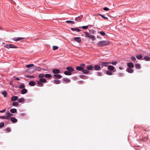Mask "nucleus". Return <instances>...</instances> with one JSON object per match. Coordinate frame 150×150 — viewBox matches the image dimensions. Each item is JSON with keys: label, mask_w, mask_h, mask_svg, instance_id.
Wrapping results in <instances>:
<instances>
[{"label": "nucleus", "mask_w": 150, "mask_h": 150, "mask_svg": "<svg viewBox=\"0 0 150 150\" xmlns=\"http://www.w3.org/2000/svg\"><path fill=\"white\" fill-rule=\"evenodd\" d=\"M4 125V124L3 122H1L0 123V128H1Z\"/></svg>", "instance_id": "48"}, {"label": "nucleus", "mask_w": 150, "mask_h": 150, "mask_svg": "<svg viewBox=\"0 0 150 150\" xmlns=\"http://www.w3.org/2000/svg\"><path fill=\"white\" fill-rule=\"evenodd\" d=\"M136 57L138 59H141L143 57V56L141 54L137 55L136 56Z\"/></svg>", "instance_id": "31"}, {"label": "nucleus", "mask_w": 150, "mask_h": 150, "mask_svg": "<svg viewBox=\"0 0 150 150\" xmlns=\"http://www.w3.org/2000/svg\"><path fill=\"white\" fill-rule=\"evenodd\" d=\"M1 93L4 95V97H5L6 96L7 92L6 91H4L2 92Z\"/></svg>", "instance_id": "37"}, {"label": "nucleus", "mask_w": 150, "mask_h": 150, "mask_svg": "<svg viewBox=\"0 0 150 150\" xmlns=\"http://www.w3.org/2000/svg\"><path fill=\"white\" fill-rule=\"evenodd\" d=\"M66 22L71 24H74L75 23L74 21H66Z\"/></svg>", "instance_id": "32"}, {"label": "nucleus", "mask_w": 150, "mask_h": 150, "mask_svg": "<svg viewBox=\"0 0 150 150\" xmlns=\"http://www.w3.org/2000/svg\"><path fill=\"white\" fill-rule=\"evenodd\" d=\"M18 47L15 46L13 44H10L9 46V48H17Z\"/></svg>", "instance_id": "35"}, {"label": "nucleus", "mask_w": 150, "mask_h": 150, "mask_svg": "<svg viewBox=\"0 0 150 150\" xmlns=\"http://www.w3.org/2000/svg\"><path fill=\"white\" fill-rule=\"evenodd\" d=\"M25 85L24 83H22L20 84L19 85V87L20 88H23L24 87H25Z\"/></svg>", "instance_id": "40"}, {"label": "nucleus", "mask_w": 150, "mask_h": 150, "mask_svg": "<svg viewBox=\"0 0 150 150\" xmlns=\"http://www.w3.org/2000/svg\"><path fill=\"white\" fill-rule=\"evenodd\" d=\"M71 30L73 31H76L78 32H79L81 31V30L77 28H71Z\"/></svg>", "instance_id": "12"}, {"label": "nucleus", "mask_w": 150, "mask_h": 150, "mask_svg": "<svg viewBox=\"0 0 150 150\" xmlns=\"http://www.w3.org/2000/svg\"><path fill=\"white\" fill-rule=\"evenodd\" d=\"M15 79H16V80H20L19 78H18V77H16L15 78Z\"/></svg>", "instance_id": "63"}, {"label": "nucleus", "mask_w": 150, "mask_h": 150, "mask_svg": "<svg viewBox=\"0 0 150 150\" xmlns=\"http://www.w3.org/2000/svg\"><path fill=\"white\" fill-rule=\"evenodd\" d=\"M5 116H0V118L2 119H5Z\"/></svg>", "instance_id": "62"}, {"label": "nucleus", "mask_w": 150, "mask_h": 150, "mask_svg": "<svg viewBox=\"0 0 150 150\" xmlns=\"http://www.w3.org/2000/svg\"><path fill=\"white\" fill-rule=\"evenodd\" d=\"M53 83L55 84H59L60 83V81L59 80H54L52 81Z\"/></svg>", "instance_id": "15"}, {"label": "nucleus", "mask_w": 150, "mask_h": 150, "mask_svg": "<svg viewBox=\"0 0 150 150\" xmlns=\"http://www.w3.org/2000/svg\"><path fill=\"white\" fill-rule=\"evenodd\" d=\"M144 59L146 61H149L150 60V57L148 56H146L145 57Z\"/></svg>", "instance_id": "33"}, {"label": "nucleus", "mask_w": 150, "mask_h": 150, "mask_svg": "<svg viewBox=\"0 0 150 150\" xmlns=\"http://www.w3.org/2000/svg\"><path fill=\"white\" fill-rule=\"evenodd\" d=\"M126 71H127L129 73H133L134 71V70L133 69L130 68L128 69H127Z\"/></svg>", "instance_id": "26"}, {"label": "nucleus", "mask_w": 150, "mask_h": 150, "mask_svg": "<svg viewBox=\"0 0 150 150\" xmlns=\"http://www.w3.org/2000/svg\"><path fill=\"white\" fill-rule=\"evenodd\" d=\"M54 76L58 79H60L62 77V76L59 74H55L54 75Z\"/></svg>", "instance_id": "23"}, {"label": "nucleus", "mask_w": 150, "mask_h": 150, "mask_svg": "<svg viewBox=\"0 0 150 150\" xmlns=\"http://www.w3.org/2000/svg\"><path fill=\"white\" fill-rule=\"evenodd\" d=\"M97 75L98 76H101L103 75V73L102 72H98L97 73Z\"/></svg>", "instance_id": "46"}, {"label": "nucleus", "mask_w": 150, "mask_h": 150, "mask_svg": "<svg viewBox=\"0 0 150 150\" xmlns=\"http://www.w3.org/2000/svg\"><path fill=\"white\" fill-rule=\"evenodd\" d=\"M10 112L11 113H14L17 112V110L15 108H12L10 110Z\"/></svg>", "instance_id": "25"}, {"label": "nucleus", "mask_w": 150, "mask_h": 150, "mask_svg": "<svg viewBox=\"0 0 150 150\" xmlns=\"http://www.w3.org/2000/svg\"><path fill=\"white\" fill-rule=\"evenodd\" d=\"M98 15L101 16L103 18L105 19H108V17L105 16L103 15L99 14H98Z\"/></svg>", "instance_id": "42"}, {"label": "nucleus", "mask_w": 150, "mask_h": 150, "mask_svg": "<svg viewBox=\"0 0 150 150\" xmlns=\"http://www.w3.org/2000/svg\"><path fill=\"white\" fill-rule=\"evenodd\" d=\"M10 117H9L7 115H6V116H5V119L6 120H9L10 119Z\"/></svg>", "instance_id": "55"}, {"label": "nucleus", "mask_w": 150, "mask_h": 150, "mask_svg": "<svg viewBox=\"0 0 150 150\" xmlns=\"http://www.w3.org/2000/svg\"><path fill=\"white\" fill-rule=\"evenodd\" d=\"M11 121L13 123H15L17 122V120L15 117H12L11 118Z\"/></svg>", "instance_id": "10"}, {"label": "nucleus", "mask_w": 150, "mask_h": 150, "mask_svg": "<svg viewBox=\"0 0 150 150\" xmlns=\"http://www.w3.org/2000/svg\"><path fill=\"white\" fill-rule=\"evenodd\" d=\"M83 18V16L81 15L75 18V20L78 22H80L81 21L82 18Z\"/></svg>", "instance_id": "4"}, {"label": "nucleus", "mask_w": 150, "mask_h": 150, "mask_svg": "<svg viewBox=\"0 0 150 150\" xmlns=\"http://www.w3.org/2000/svg\"><path fill=\"white\" fill-rule=\"evenodd\" d=\"M110 64V62H99V64L101 67V69L103 67H106L108 66V64Z\"/></svg>", "instance_id": "3"}, {"label": "nucleus", "mask_w": 150, "mask_h": 150, "mask_svg": "<svg viewBox=\"0 0 150 150\" xmlns=\"http://www.w3.org/2000/svg\"><path fill=\"white\" fill-rule=\"evenodd\" d=\"M47 81L45 79H40L39 80L37 81V84L38 85V86L42 87L44 86L43 83H45Z\"/></svg>", "instance_id": "2"}, {"label": "nucleus", "mask_w": 150, "mask_h": 150, "mask_svg": "<svg viewBox=\"0 0 150 150\" xmlns=\"http://www.w3.org/2000/svg\"><path fill=\"white\" fill-rule=\"evenodd\" d=\"M127 66L129 67L130 68H133L134 67L133 64L132 62H129Z\"/></svg>", "instance_id": "18"}, {"label": "nucleus", "mask_w": 150, "mask_h": 150, "mask_svg": "<svg viewBox=\"0 0 150 150\" xmlns=\"http://www.w3.org/2000/svg\"><path fill=\"white\" fill-rule=\"evenodd\" d=\"M115 69V68L112 65H109L108 66V69L109 70L111 71H113Z\"/></svg>", "instance_id": "9"}, {"label": "nucleus", "mask_w": 150, "mask_h": 150, "mask_svg": "<svg viewBox=\"0 0 150 150\" xmlns=\"http://www.w3.org/2000/svg\"><path fill=\"white\" fill-rule=\"evenodd\" d=\"M24 38H14L13 39V40L15 41H17Z\"/></svg>", "instance_id": "13"}, {"label": "nucleus", "mask_w": 150, "mask_h": 150, "mask_svg": "<svg viewBox=\"0 0 150 150\" xmlns=\"http://www.w3.org/2000/svg\"><path fill=\"white\" fill-rule=\"evenodd\" d=\"M91 33H92L93 34H94L95 33H96V31L95 30H92L91 31Z\"/></svg>", "instance_id": "59"}, {"label": "nucleus", "mask_w": 150, "mask_h": 150, "mask_svg": "<svg viewBox=\"0 0 150 150\" xmlns=\"http://www.w3.org/2000/svg\"><path fill=\"white\" fill-rule=\"evenodd\" d=\"M52 72L53 74H57L59 73L60 71L59 69H54L52 70Z\"/></svg>", "instance_id": "7"}, {"label": "nucleus", "mask_w": 150, "mask_h": 150, "mask_svg": "<svg viewBox=\"0 0 150 150\" xmlns=\"http://www.w3.org/2000/svg\"><path fill=\"white\" fill-rule=\"evenodd\" d=\"M66 69L68 70L69 71L71 72L74 71V69L71 67H67Z\"/></svg>", "instance_id": "20"}, {"label": "nucleus", "mask_w": 150, "mask_h": 150, "mask_svg": "<svg viewBox=\"0 0 150 150\" xmlns=\"http://www.w3.org/2000/svg\"><path fill=\"white\" fill-rule=\"evenodd\" d=\"M6 109H4V110H0V113L4 112L6 111Z\"/></svg>", "instance_id": "60"}, {"label": "nucleus", "mask_w": 150, "mask_h": 150, "mask_svg": "<svg viewBox=\"0 0 150 150\" xmlns=\"http://www.w3.org/2000/svg\"><path fill=\"white\" fill-rule=\"evenodd\" d=\"M6 115H7L9 117H10L11 116H13V114L10 113L9 112H8V113H6Z\"/></svg>", "instance_id": "49"}, {"label": "nucleus", "mask_w": 150, "mask_h": 150, "mask_svg": "<svg viewBox=\"0 0 150 150\" xmlns=\"http://www.w3.org/2000/svg\"><path fill=\"white\" fill-rule=\"evenodd\" d=\"M52 76L50 74H45V77L46 78H51Z\"/></svg>", "instance_id": "27"}, {"label": "nucleus", "mask_w": 150, "mask_h": 150, "mask_svg": "<svg viewBox=\"0 0 150 150\" xmlns=\"http://www.w3.org/2000/svg\"><path fill=\"white\" fill-rule=\"evenodd\" d=\"M90 71L87 69H84L82 70L83 73L85 74H88L89 73Z\"/></svg>", "instance_id": "17"}, {"label": "nucleus", "mask_w": 150, "mask_h": 150, "mask_svg": "<svg viewBox=\"0 0 150 150\" xmlns=\"http://www.w3.org/2000/svg\"><path fill=\"white\" fill-rule=\"evenodd\" d=\"M29 85L33 86L35 85V82L33 81H30L28 83Z\"/></svg>", "instance_id": "24"}, {"label": "nucleus", "mask_w": 150, "mask_h": 150, "mask_svg": "<svg viewBox=\"0 0 150 150\" xmlns=\"http://www.w3.org/2000/svg\"><path fill=\"white\" fill-rule=\"evenodd\" d=\"M135 67L137 69H140L141 68L140 65L139 63H137L135 65Z\"/></svg>", "instance_id": "29"}, {"label": "nucleus", "mask_w": 150, "mask_h": 150, "mask_svg": "<svg viewBox=\"0 0 150 150\" xmlns=\"http://www.w3.org/2000/svg\"><path fill=\"white\" fill-rule=\"evenodd\" d=\"M142 140H143L144 142L146 141L147 140V137H143L142 139Z\"/></svg>", "instance_id": "53"}, {"label": "nucleus", "mask_w": 150, "mask_h": 150, "mask_svg": "<svg viewBox=\"0 0 150 150\" xmlns=\"http://www.w3.org/2000/svg\"><path fill=\"white\" fill-rule=\"evenodd\" d=\"M119 69L120 70H122L123 69V68L122 67H120L119 68Z\"/></svg>", "instance_id": "64"}, {"label": "nucleus", "mask_w": 150, "mask_h": 150, "mask_svg": "<svg viewBox=\"0 0 150 150\" xmlns=\"http://www.w3.org/2000/svg\"><path fill=\"white\" fill-rule=\"evenodd\" d=\"M64 74L67 75H70L72 74L71 72L67 71H65L64 72Z\"/></svg>", "instance_id": "22"}, {"label": "nucleus", "mask_w": 150, "mask_h": 150, "mask_svg": "<svg viewBox=\"0 0 150 150\" xmlns=\"http://www.w3.org/2000/svg\"><path fill=\"white\" fill-rule=\"evenodd\" d=\"M28 90L26 89H23L21 90V93L23 94H24L26 93L27 92Z\"/></svg>", "instance_id": "16"}, {"label": "nucleus", "mask_w": 150, "mask_h": 150, "mask_svg": "<svg viewBox=\"0 0 150 150\" xmlns=\"http://www.w3.org/2000/svg\"><path fill=\"white\" fill-rule=\"evenodd\" d=\"M18 99V97L16 96H12L11 98V100L12 101H16Z\"/></svg>", "instance_id": "11"}, {"label": "nucleus", "mask_w": 150, "mask_h": 150, "mask_svg": "<svg viewBox=\"0 0 150 150\" xmlns=\"http://www.w3.org/2000/svg\"><path fill=\"white\" fill-rule=\"evenodd\" d=\"M80 77L82 79H86L88 78V77L87 76H85L84 75H81L80 76Z\"/></svg>", "instance_id": "28"}, {"label": "nucleus", "mask_w": 150, "mask_h": 150, "mask_svg": "<svg viewBox=\"0 0 150 150\" xmlns=\"http://www.w3.org/2000/svg\"><path fill=\"white\" fill-rule=\"evenodd\" d=\"M118 75L119 76H122L123 75V74L122 73H120L118 74Z\"/></svg>", "instance_id": "61"}, {"label": "nucleus", "mask_w": 150, "mask_h": 150, "mask_svg": "<svg viewBox=\"0 0 150 150\" xmlns=\"http://www.w3.org/2000/svg\"><path fill=\"white\" fill-rule=\"evenodd\" d=\"M63 80L64 81H66L67 82H69L70 81V80L67 78H64L63 79Z\"/></svg>", "instance_id": "36"}, {"label": "nucleus", "mask_w": 150, "mask_h": 150, "mask_svg": "<svg viewBox=\"0 0 150 150\" xmlns=\"http://www.w3.org/2000/svg\"><path fill=\"white\" fill-rule=\"evenodd\" d=\"M109 42L108 40H102L98 42L97 43V45L100 47H103L108 45Z\"/></svg>", "instance_id": "1"}, {"label": "nucleus", "mask_w": 150, "mask_h": 150, "mask_svg": "<svg viewBox=\"0 0 150 150\" xmlns=\"http://www.w3.org/2000/svg\"><path fill=\"white\" fill-rule=\"evenodd\" d=\"M86 69L88 70L93 71V67L92 65L87 66Z\"/></svg>", "instance_id": "6"}, {"label": "nucleus", "mask_w": 150, "mask_h": 150, "mask_svg": "<svg viewBox=\"0 0 150 150\" xmlns=\"http://www.w3.org/2000/svg\"><path fill=\"white\" fill-rule=\"evenodd\" d=\"M34 66L33 64H30L26 66V68H28L33 67Z\"/></svg>", "instance_id": "41"}, {"label": "nucleus", "mask_w": 150, "mask_h": 150, "mask_svg": "<svg viewBox=\"0 0 150 150\" xmlns=\"http://www.w3.org/2000/svg\"><path fill=\"white\" fill-rule=\"evenodd\" d=\"M74 40L76 42L79 43L81 40V38L79 37H75L74 38Z\"/></svg>", "instance_id": "8"}, {"label": "nucleus", "mask_w": 150, "mask_h": 150, "mask_svg": "<svg viewBox=\"0 0 150 150\" xmlns=\"http://www.w3.org/2000/svg\"><path fill=\"white\" fill-rule=\"evenodd\" d=\"M9 46L10 44H6L4 46V47L6 48H9Z\"/></svg>", "instance_id": "54"}, {"label": "nucleus", "mask_w": 150, "mask_h": 150, "mask_svg": "<svg viewBox=\"0 0 150 150\" xmlns=\"http://www.w3.org/2000/svg\"><path fill=\"white\" fill-rule=\"evenodd\" d=\"M80 67H85V64L83 63H82V64H80Z\"/></svg>", "instance_id": "58"}, {"label": "nucleus", "mask_w": 150, "mask_h": 150, "mask_svg": "<svg viewBox=\"0 0 150 150\" xmlns=\"http://www.w3.org/2000/svg\"><path fill=\"white\" fill-rule=\"evenodd\" d=\"M44 77H45V74L43 73L40 74L38 76V77L40 79H42Z\"/></svg>", "instance_id": "30"}, {"label": "nucleus", "mask_w": 150, "mask_h": 150, "mask_svg": "<svg viewBox=\"0 0 150 150\" xmlns=\"http://www.w3.org/2000/svg\"><path fill=\"white\" fill-rule=\"evenodd\" d=\"M58 47L57 46H53V49L54 50H56L58 48Z\"/></svg>", "instance_id": "52"}, {"label": "nucleus", "mask_w": 150, "mask_h": 150, "mask_svg": "<svg viewBox=\"0 0 150 150\" xmlns=\"http://www.w3.org/2000/svg\"><path fill=\"white\" fill-rule=\"evenodd\" d=\"M25 99L24 98H22L18 99V101L20 103H22L24 101Z\"/></svg>", "instance_id": "19"}, {"label": "nucleus", "mask_w": 150, "mask_h": 150, "mask_svg": "<svg viewBox=\"0 0 150 150\" xmlns=\"http://www.w3.org/2000/svg\"><path fill=\"white\" fill-rule=\"evenodd\" d=\"M27 77L30 78H34L35 77L33 75H27L26 76Z\"/></svg>", "instance_id": "47"}, {"label": "nucleus", "mask_w": 150, "mask_h": 150, "mask_svg": "<svg viewBox=\"0 0 150 150\" xmlns=\"http://www.w3.org/2000/svg\"><path fill=\"white\" fill-rule=\"evenodd\" d=\"M106 73L107 74L109 75H111L113 73L112 71H106Z\"/></svg>", "instance_id": "34"}, {"label": "nucleus", "mask_w": 150, "mask_h": 150, "mask_svg": "<svg viewBox=\"0 0 150 150\" xmlns=\"http://www.w3.org/2000/svg\"><path fill=\"white\" fill-rule=\"evenodd\" d=\"M88 38H89L90 39H92V40H96V38H95V36L92 35H89L88 36Z\"/></svg>", "instance_id": "14"}, {"label": "nucleus", "mask_w": 150, "mask_h": 150, "mask_svg": "<svg viewBox=\"0 0 150 150\" xmlns=\"http://www.w3.org/2000/svg\"><path fill=\"white\" fill-rule=\"evenodd\" d=\"M98 33H100L102 36H104L105 35V33L103 31L98 32Z\"/></svg>", "instance_id": "39"}, {"label": "nucleus", "mask_w": 150, "mask_h": 150, "mask_svg": "<svg viewBox=\"0 0 150 150\" xmlns=\"http://www.w3.org/2000/svg\"><path fill=\"white\" fill-rule=\"evenodd\" d=\"M94 69H93V70H95L96 71H99L101 69L100 65H95L94 66Z\"/></svg>", "instance_id": "5"}, {"label": "nucleus", "mask_w": 150, "mask_h": 150, "mask_svg": "<svg viewBox=\"0 0 150 150\" xmlns=\"http://www.w3.org/2000/svg\"><path fill=\"white\" fill-rule=\"evenodd\" d=\"M88 25L86 26H83L81 27V28H82L83 29H86L88 28Z\"/></svg>", "instance_id": "50"}, {"label": "nucleus", "mask_w": 150, "mask_h": 150, "mask_svg": "<svg viewBox=\"0 0 150 150\" xmlns=\"http://www.w3.org/2000/svg\"><path fill=\"white\" fill-rule=\"evenodd\" d=\"M103 10L105 11H108L109 9L107 7H104L103 8Z\"/></svg>", "instance_id": "56"}, {"label": "nucleus", "mask_w": 150, "mask_h": 150, "mask_svg": "<svg viewBox=\"0 0 150 150\" xmlns=\"http://www.w3.org/2000/svg\"><path fill=\"white\" fill-rule=\"evenodd\" d=\"M6 131L8 132H10L11 131V129L9 127H7L6 129Z\"/></svg>", "instance_id": "51"}, {"label": "nucleus", "mask_w": 150, "mask_h": 150, "mask_svg": "<svg viewBox=\"0 0 150 150\" xmlns=\"http://www.w3.org/2000/svg\"><path fill=\"white\" fill-rule=\"evenodd\" d=\"M117 63V62L116 61H115L114 62H110V64H111L114 65H116Z\"/></svg>", "instance_id": "44"}, {"label": "nucleus", "mask_w": 150, "mask_h": 150, "mask_svg": "<svg viewBox=\"0 0 150 150\" xmlns=\"http://www.w3.org/2000/svg\"><path fill=\"white\" fill-rule=\"evenodd\" d=\"M131 59L133 61H135L136 60V58L134 56H132L131 57Z\"/></svg>", "instance_id": "45"}, {"label": "nucleus", "mask_w": 150, "mask_h": 150, "mask_svg": "<svg viewBox=\"0 0 150 150\" xmlns=\"http://www.w3.org/2000/svg\"><path fill=\"white\" fill-rule=\"evenodd\" d=\"M84 33L85 35V37H88L90 35V34L87 32H84Z\"/></svg>", "instance_id": "43"}, {"label": "nucleus", "mask_w": 150, "mask_h": 150, "mask_svg": "<svg viewBox=\"0 0 150 150\" xmlns=\"http://www.w3.org/2000/svg\"><path fill=\"white\" fill-rule=\"evenodd\" d=\"M41 68L40 67H37V68L36 69V70H38L39 71H40L41 70Z\"/></svg>", "instance_id": "57"}, {"label": "nucleus", "mask_w": 150, "mask_h": 150, "mask_svg": "<svg viewBox=\"0 0 150 150\" xmlns=\"http://www.w3.org/2000/svg\"><path fill=\"white\" fill-rule=\"evenodd\" d=\"M18 104V102H13L12 103V105L13 106H17Z\"/></svg>", "instance_id": "38"}, {"label": "nucleus", "mask_w": 150, "mask_h": 150, "mask_svg": "<svg viewBox=\"0 0 150 150\" xmlns=\"http://www.w3.org/2000/svg\"><path fill=\"white\" fill-rule=\"evenodd\" d=\"M76 69L77 70L79 71H82L83 70V69L84 68L80 66L77 67L76 68Z\"/></svg>", "instance_id": "21"}]
</instances>
